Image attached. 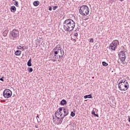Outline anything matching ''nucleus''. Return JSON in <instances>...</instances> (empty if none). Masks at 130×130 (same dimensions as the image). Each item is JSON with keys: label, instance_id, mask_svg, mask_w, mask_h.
Wrapping results in <instances>:
<instances>
[{"label": "nucleus", "instance_id": "17", "mask_svg": "<svg viewBox=\"0 0 130 130\" xmlns=\"http://www.w3.org/2000/svg\"><path fill=\"white\" fill-rule=\"evenodd\" d=\"M31 61H32V59L30 58L27 61V64L28 67H32V62Z\"/></svg>", "mask_w": 130, "mask_h": 130}, {"label": "nucleus", "instance_id": "36", "mask_svg": "<svg viewBox=\"0 0 130 130\" xmlns=\"http://www.w3.org/2000/svg\"><path fill=\"white\" fill-rule=\"evenodd\" d=\"M115 41L117 42V44H119V41L117 40H115Z\"/></svg>", "mask_w": 130, "mask_h": 130}, {"label": "nucleus", "instance_id": "43", "mask_svg": "<svg viewBox=\"0 0 130 130\" xmlns=\"http://www.w3.org/2000/svg\"><path fill=\"white\" fill-rule=\"evenodd\" d=\"M58 113H59V112L57 113V116H58Z\"/></svg>", "mask_w": 130, "mask_h": 130}, {"label": "nucleus", "instance_id": "48", "mask_svg": "<svg viewBox=\"0 0 130 130\" xmlns=\"http://www.w3.org/2000/svg\"><path fill=\"white\" fill-rule=\"evenodd\" d=\"M15 1H16V0H13V2H15Z\"/></svg>", "mask_w": 130, "mask_h": 130}, {"label": "nucleus", "instance_id": "6", "mask_svg": "<svg viewBox=\"0 0 130 130\" xmlns=\"http://www.w3.org/2000/svg\"><path fill=\"white\" fill-rule=\"evenodd\" d=\"M12 95H13V92L9 89H6L3 91V96L4 98H6V99L12 97Z\"/></svg>", "mask_w": 130, "mask_h": 130}, {"label": "nucleus", "instance_id": "30", "mask_svg": "<svg viewBox=\"0 0 130 130\" xmlns=\"http://www.w3.org/2000/svg\"><path fill=\"white\" fill-rule=\"evenodd\" d=\"M57 8H58V6H53V10H56V9H57Z\"/></svg>", "mask_w": 130, "mask_h": 130}, {"label": "nucleus", "instance_id": "40", "mask_svg": "<svg viewBox=\"0 0 130 130\" xmlns=\"http://www.w3.org/2000/svg\"><path fill=\"white\" fill-rule=\"evenodd\" d=\"M37 118H39V115L37 114Z\"/></svg>", "mask_w": 130, "mask_h": 130}, {"label": "nucleus", "instance_id": "34", "mask_svg": "<svg viewBox=\"0 0 130 130\" xmlns=\"http://www.w3.org/2000/svg\"><path fill=\"white\" fill-rule=\"evenodd\" d=\"M49 11H52V7L51 6H48Z\"/></svg>", "mask_w": 130, "mask_h": 130}, {"label": "nucleus", "instance_id": "26", "mask_svg": "<svg viewBox=\"0 0 130 130\" xmlns=\"http://www.w3.org/2000/svg\"><path fill=\"white\" fill-rule=\"evenodd\" d=\"M14 6L16 7H19V2L18 1H15Z\"/></svg>", "mask_w": 130, "mask_h": 130}, {"label": "nucleus", "instance_id": "3", "mask_svg": "<svg viewBox=\"0 0 130 130\" xmlns=\"http://www.w3.org/2000/svg\"><path fill=\"white\" fill-rule=\"evenodd\" d=\"M118 88L121 91H126L128 89V82L126 80H120L118 83Z\"/></svg>", "mask_w": 130, "mask_h": 130}, {"label": "nucleus", "instance_id": "33", "mask_svg": "<svg viewBox=\"0 0 130 130\" xmlns=\"http://www.w3.org/2000/svg\"><path fill=\"white\" fill-rule=\"evenodd\" d=\"M4 78H5V76H3L1 78H0V81H2V82H4L5 81L4 80Z\"/></svg>", "mask_w": 130, "mask_h": 130}, {"label": "nucleus", "instance_id": "44", "mask_svg": "<svg viewBox=\"0 0 130 130\" xmlns=\"http://www.w3.org/2000/svg\"><path fill=\"white\" fill-rule=\"evenodd\" d=\"M59 53V54H60V51H59V53Z\"/></svg>", "mask_w": 130, "mask_h": 130}, {"label": "nucleus", "instance_id": "45", "mask_svg": "<svg viewBox=\"0 0 130 130\" xmlns=\"http://www.w3.org/2000/svg\"><path fill=\"white\" fill-rule=\"evenodd\" d=\"M15 96V94H14L13 96H12V97H14Z\"/></svg>", "mask_w": 130, "mask_h": 130}, {"label": "nucleus", "instance_id": "27", "mask_svg": "<svg viewBox=\"0 0 130 130\" xmlns=\"http://www.w3.org/2000/svg\"><path fill=\"white\" fill-rule=\"evenodd\" d=\"M57 122H58V124H61L62 121H61V120L59 119L57 120Z\"/></svg>", "mask_w": 130, "mask_h": 130}, {"label": "nucleus", "instance_id": "49", "mask_svg": "<svg viewBox=\"0 0 130 130\" xmlns=\"http://www.w3.org/2000/svg\"><path fill=\"white\" fill-rule=\"evenodd\" d=\"M53 119H54V117L53 116Z\"/></svg>", "mask_w": 130, "mask_h": 130}, {"label": "nucleus", "instance_id": "28", "mask_svg": "<svg viewBox=\"0 0 130 130\" xmlns=\"http://www.w3.org/2000/svg\"><path fill=\"white\" fill-rule=\"evenodd\" d=\"M66 117V116H64V115H63V116L61 117L60 118H59V119H60V120L62 121L63 120V118H64Z\"/></svg>", "mask_w": 130, "mask_h": 130}, {"label": "nucleus", "instance_id": "29", "mask_svg": "<svg viewBox=\"0 0 130 130\" xmlns=\"http://www.w3.org/2000/svg\"><path fill=\"white\" fill-rule=\"evenodd\" d=\"M41 39H42V38H39V39H37V42H38V43H40V41H41Z\"/></svg>", "mask_w": 130, "mask_h": 130}, {"label": "nucleus", "instance_id": "24", "mask_svg": "<svg viewBox=\"0 0 130 130\" xmlns=\"http://www.w3.org/2000/svg\"><path fill=\"white\" fill-rule=\"evenodd\" d=\"M28 73H32V72H33V69L32 68L28 67Z\"/></svg>", "mask_w": 130, "mask_h": 130}, {"label": "nucleus", "instance_id": "38", "mask_svg": "<svg viewBox=\"0 0 130 130\" xmlns=\"http://www.w3.org/2000/svg\"><path fill=\"white\" fill-rule=\"evenodd\" d=\"M35 127L36 128H38V125H36L35 126Z\"/></svg>", "mask_w": 130, "mask_h": 130}, {"label": "nucleus", "instance_id": "23", "mask_svg": "<svg viewBox=\"0 0 130 130\" xmlns=\"http://www.w3.org/2000/svg\"><path fill=\"white\" fill-rule=\"evenodd\" d=\"M71 116H72V117H74V116L76 115V113L75 112H71Z\"/></svg>", "mask_w": 130, "mask_h": 130}, {"label": "nucleus", "instance_id": "12", "mask_svg": "<svg viewBox=\"0 0 130 130\" xmlns=\"http://www.w3.org/2000/svg\"><path fill=\"white\" fill-rule=\"evenodd\" d=\"M126 58V56L120 57L119 59L121 60V63L122 64H125V63H124V60H125Z\"/></svg>", "mask_w": 130, "mask_h": 130}, {"label": "nucleus", "instance_id": "46", "mask_svg": "<svg viewBox=\"0 0 130 130\" xmlns=\"http://www.w3.org/2000/svg\"><path fill=\"white\" fill-rule=\"evenodd\" d=\"M71 40H73L72 38H71Z\"/></svg>", "mask_w": 130, "mask_h": 130}, {"label": "nucleus", "instance_id": "4", "mask_svg": "<svg viewBox=\"0 0 130 130\" xmlns=\"http://www.w3.org/2000/svg\"><path fill=\"white\" fill-rule=\"evenodd\" d=\"M90 9L86 5L82 6L79 9V13L82 16H87L89 15Z\"/></svg>", "mask_w": 130, "mask_h": 130}, {"label": "nucleus", "instance_id": "31", "mask_svg": "<svg viewBox=\"0 0 130 130\" xmlns=\"http://www.w3.org/2000/svg\"><path fill=\"white\" fill-rule=\"evenodd\" d=\"M89 42H91V43H93L94 42V39H93V38L90 39Z\"/></svg>", "mask_w": 130, "mask_h": 130}, {"label": "nucleus", "instance_id": "15", "mask_svg": "<svg viewBox=\"0 0 130 130\" xmlns=\"http://www.w3.org/2000/svg\"><path fill=\"white\" fill-rule=\"evenodd\" d=\"M92 98L93 97L92 96V93H90V94H88V95H84L83 96V98H84V99H87V98L91 99V98Z\"/></svg>", "mask_w": 130, "mask_h": 130}, {"label": "nucleus", "instance_id": "32", "mask_svg": "<svg viewBox=\"0 0 130 130\" xmlns=\"http://www.w3.org/2000/svg\"><path fill=\"white\" fill-rule=\"evenodd\" d=\"M59 113L58 114V116H62V112H59Z\"/></svg>", "mask_w": 130, "mask_h": 130}, {"label": "nucleus", "instance_id": "22", "mask_svg": "<svg viewBox=\"0 0 130 130\" xmlns=\"http://www.w3.org/2000/svg\"><path fill=\"white\" fill-rule=\"evenodd\" d=\"M57 113H58V110H57L55 113V116L57 118V119H59V117H57Z\"/></svg>", "mask_w": 130, "mask_h": 130}, {"label": "nucleus", "instance_id": "16", "mask_svg": "<svg viewBox=\"0 0 130 130\" xmlns=\"http://www.w3.org/2000/svg\"><path fill=\"white\" fill-rule=\"evenodd\" d=\"M39 4H40V2H39L38 1H35L33 3V5L35 7H38V6H39Z\"/></svg>", "mask_w": 130, "mask_h": 130}, {"label": "nucleus", "instance_id": "10", "mask_svg": "<svg viewBox=\"0 0 130 130\" xmlns=\"http://www.w3.org/2000/svg\"><path fill=\"white\" fill-rule=\"evenodd\" d=\"M10 11L12 13L16 12V11H17V8H16V6H12L10 7Z\"/></svg>", "mask_w": 130, "mask_h": 130}, {"label": "nucleus", "instance_id": "7", "mask_svg": "<svg viewBox=\"0 0 130 130\" xmlns=\"http://www.w3.org/2000/svg\"><path fill=\"white\" fill-rule=\"evenodd\" d=\"M63 116H68L69 115V109L67 108H64L63 109Z\"/></svg>", "mask_w": 130, "mask_h": 130}, {"label": "nucleus", "instance_id": "2", "mask_svg": "<svg viewBox=\"0 0 130 130\" xmlns=\"http://www.w3.org/2000/svg\"><path fill=\"white\" fill-rule=\"evenodd\" d=\"M54 55L52 59H51L52 61H56V59H59L64 55V51L63 49L59 46H56L53 49Z\"/></svg>", "mask_w": 130, "mask_h": 130}, {"label": "nucleus", "instance_id": "39", "mask_svg": "<svg viewBox=\"0 0 130 130\" xmlns=\"http://www.w3.org/2000/svg\"><path fill=\"white\" fill-rule=\"evenodd\" d=\"M73 41H74V43H75V42H76V41H77V40H76V39H73Z\"/></svg>", "mask_w": 130, "mask_h": 130}, {"label": "nucleus", "instance_id": "5", "mask_svg": "<svg viewBox=\"0 0 130 130\" xmlns=\"http://www.w3.org/2000/svg\"><path fill=\"white\" fill-rule=\"evenodd\" d=\"M19 30L13 29L10 32V38L12 40H17V38H19Z\"/></svg>", "mask_w": 130, "mask_h": 130}, {"label": "nucleus", "instance_id": "35", "mask_svg": "<svg viewBox=\"0 0 130 130\" xmlns=\"http://www.w3.org/2000/svg\"><path fill=\"white\" fill-rule=\"evenodd\" d=\"M74 36H75V37H78V33L77 32L75 33Z\"/></svg>", "mask_w": 130, "mask_h": 130}, {"label": "nucleus", "instance_id": "18", "mask_svg": "<svg viewBox=\"0 0 130 130\" xmlns=\"http://www.w3.org/2000/svg\"><path fill=\"white\" fill-rule=\"evenodd\" d=\"M9 33V30L6 29L5 30L4 32L2 34L3 36L4 37H6L7 35H8V34Z\"/></svg>", "mask_w": 130, "mask_h": 130}, {"label": "nucleus", "instance_id": "9", "mask_svg": "<svg viewBox=\"0 0 130 130\" xmlns=\"http://www.w3.org/2000/svg\"><path fill=\"white\" fill-rule=\"evenodd\" d=\"M68 102L66 101V100H62L61 102L59 103L60 105H61L62 106H64V105H67Z\"/></svg>", "mask_w": 130, "mask_h": 130}, {"label": "nucleus", "instance_id": "8", "mask_svg": "<svg viewBox=\"0 0 130 130\" xmlns=\"http://www.w3.org/2000/svg\"><path fill=\"white\" fill-rule=\"evenodd\" d=\"M118 56L119 59H120V57H123L124 56H125V51H121L118 54Z\"/></svg>", "mask_w": 130, "mask_h": 130}, {"label": "nucleus", "instance_id": "13", "mask_svg": "<svg viewBox=\"0 0 130 130\" xmlns=\"http://www.w3.org/2000/svg\"><path fill=\"white\" fill-rule=\"evenodd\" d=\"M91 114L92 115H93L94 117H99V115H98V114H96V112H95V110H94V109L91 112Z\"/></svg>", "mask_w": 130, "mask_h": 130}, {"label": "nucleus", "instance_id": "47", "mask_svg": "<svg viewBox=\"0 0 130 130\" xmlns=\"http://www.w3.org/2000/svg\"><path fill=\"white\" fill-rule=\"evenodd\" d=\"M37 120H38V122H39V121H38V119H37Z\"/></svg>", "mask_w": 130, "mask_h": 130}, {"label": "nucleus", "instance_id": "11", "mask_svg": "<svg viewBox=\"0 0 130 130\" xmlns=\"http://www.w3.org/2000/svg\"><path fill=\"white\" fill-rule=\"evenodd\" d=\"M109 48L111 50V51H112V50H115V47L114 46V45L113 44V43L110 44L109 47Z\"/></svg>", "mask_w": 130, "mask_h": 130}, {"label": "nucleus", "instance_id": "21", "mask_svg": "<svg viewBox=\"0 0 130 130\" xmlns=\"http://www.w3.org/2000/svg\"><path fill=\"white\" fill-rule=\"evenodd\" d=\"M102 64H103V67H107V66H108V63L105 61H103Z\"/></svg>", "mask_w": 130, "mask_h": 130}, {"label": "nucleus", "instance_id": "14", "mask_svg": "<svg viewBox=\"0 0 130 130\" xmlns=\"http://www.w3.org/2000/svg\"><path fill=\"white\" fill-rule=\"evenodd\" d=\"M22 53V51H20L19 50H16L15 52V55L17 56H19L20 55H21V54Z\"/></svg>", "mask_w": 130, "mask_h": 130}, {"label": "nucleus", "instance_id": "1", "mask_svg": "<svg viewBox=\"0 0 130 130\" xmlns=\"http://www.w3.org/2000/svg\"><path fill=\"white\" fill-rule=\"evenodd\" d=\"M76 22L71 19L68 18L65 20L63 22V28L66 32H71L75 29Z\"/></svg>", "mask_w": 130, "mask_h": 130}, {"label": "nucleus", "instance_id": "20", "mask_svg": "<svg viewBox=\"0 0 130 130\" xmlns=\"http://www.w3.org/2000/svg\"><path fill=\"white\" fill-rule=\"evenodd\" d=\"M112 43H113V44L114 45V46H115V48H117V42H115V41H113Z\"/></svg>", "mask_w": 130, "mask_h": 130}, {"label": "nucleus", "instance_id": "42", "mask_svg": "<svg viewBox=\"0 0 130 130\" xmlns=\"http://www.w3.org/2000/svg\"><path fill=\"white\" fill-rule=\"evenodd\" d=\"M119 1H120L121 2H123V1L124 0H119Z\"/></svg>", "mask_w": 130, "mask_h": 130}, {"label": "nucleus", "instance_id": "50", "mask_svg": "<svg viewBox=\"0 0 130 130\" xmlns=\"http://www.w3.org/2000/svg\"><path fill=\"white\" fill-rule=\"evenodd\" d=\"M19 48H21V47H19Z\"/></svg>", "mask_w": 130, "mask_h": 130}, {"label": "nucleus", "instance_id": "25", "mask_svg": "<svg viewBox=\"0 0 130 130\" xmlns=\"http://www.w3.org/2000/svg\"><path fill=\"white\" fill-rule=\"evenodd\" d=\"M63 108H64V107L59 108L58 110V112H61L62 111V110H63Z\"/></svg>", "mask_w": 130, "mask_h": 130}, {"label": "nucleus", "instance_id": "19", "mask_svg": "<svg viewBox=\"0 0 130 130\" xmlns=\"http://www.w3.org/2000/svg\"><path fill=\"white\" fill-rule=\"evenodd\" d=\"M24 47H25V46L22 47L21 45H19L17 47V49H22V51H24Z\"/></svg>", "mask_w": 130, "mask_h": 130}, {"label": "nucleus", "instance_id": "41", "mask_svg": "<svg viewBox=\"0 0 130 130\" xmlns=\"http://www.w3.org/2000/svg\"><path fill=\"white\" fill-rule=\"evenodd\" d=\"M24 49H27V47H25V46H24Z\"/></svg>", "mask_w": 130, "mask_h": 130}, {"label": "nucleus", "instance_id": "37", "mask_svg": "<svg viewBox=\"0 0 130 130\" xmlns=\"http://www.w3.org/2000/svg\"><path fill=\"white\" fill-rule=\"evenodd\" d=\"M128 121H129L130 122V116H128Z\"/></svg>", "mask_w": 130, "mask_h": 130}]
</instances>
